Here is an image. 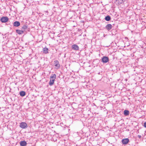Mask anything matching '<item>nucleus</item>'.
Returning a JSON list of instances; mask_svg holds the SVG:
<instances>
[{"instance_id":"9d476101","label":"nucleus","mask_w":146,"mask_h":146,"mask_svg":"<svg viewBox=\"0 0 146 146\" xmlns=\"http://www.w3.org/2000/svg\"><path fill=\"white\" fill-rule=\"evenodd\" d=\"M20 144L21 146H25L27 145V143L25 141H21L20 142Z\"/></svg>"},{"instance_id":"4468645a","label":"nucleus","mask_w":146,"mask_h":146,"mask_svg":"<svg viewBox=\"0 0 146 146\" xmlns=\"http://www.w3.org/2000/svg\"><path fill=\"white\" fill-rule=\"evenodd\" d=\"M20 95L21 96H24L25 95L26 92L24 91H21L20 92Z\"/></svg>"},{"instance_id":"aec40b11","label":"nucleus","mask_w":146,"mask_h":146,"mask_svg":"<svg viewBox=\"0 0 146 146\" xmlns=\"http://www.w3.org/2000/svg\"><path fill=\"white\" fill-rule=\"evenodd\" d=\"M138 137H141V135H138Z\"/></svg>"},{"instance_id":"6e6552de","label":"nucleus","mask_w":146,"mask_h":146,"mask_svg":"<svg viewBox=\"0 0 146 146\" xmlns=\"http://www.w3.org/2000/svg\"><path fill=\"white\" fill-rule=\"evenodd\" d=\"M72 48L74 50H79V46L76 44H74L72 46Z\"/></svg>"},{"instance_id":"6ab92c4d","label":"nucleus","mask_w":146,"mask_h":146,"mask_svg":"<svg viewBox=\"0 0 146 146\" xmlns=\"http://www.w3.org/2000/svg\"><path fill=\"white\" fill-rule=\"evenodd\" d=\"M143 126L144 127L146 128V122H145L144 123Z\"/></svg>"},{"instance_id":"a211bd4d","label":"nucleus","mask_w":146,"mask_h":146,"mask_svg":"<svg viewBox=\"0 0 146 146\" xmlns=\"http://www.w3.org/2000/svg\"><path fill=\"white\" fill-rule=\"evenodd\" d=\"M44 12L45 13V14L46 15H48V12L47 11H45Z\"/></svg>"},{"instance_id":"20e7f679","label":"nucleus","mask_w":146,"mask_h":146,"mask_svg":"<svg viewBox=\"0 0 146 146\" xmlns=\"http://www.w3.org/2000/svg\"><path fill=\"white\" fill-rule=\"evenodd\" d=\"M102 62L104 63H106L109 61V59L108 57L104 56L102 58Z\"/></svg>"},{"instance_id":"39448f33","label":"nucleus","mask_w":146,"mask_h":146,"mask_svg":"<svg viewBox=\"0 0 146 146\" xmlns=\"http://www.w3.org/2000/svg\"><path fill=\"white\" fill-rule=\"evenodd\" d=\"M9 20L8 18L7 17H3L0 19L2 23H6Z\"/></svg>"},{"instance_id":"423d86ee","label":"nucleus","mask_w":146,"mask_h":146,"mask_svg":"<svg viewBox=\"0 0 146 146\" xmlns=\"http://www.w3.org/2000/svg\"><path fill=\"white\" fill-rule=\"evenodd\" d=\"M112 25L111 24H108L105 27V28L108 31L110 30L112 28Z\"/></svg>"},{"instance_id":"7ed1b4c3","label":"nucleus","mask_w":146,"mask_h":146,"mask_svg":"<svg viewBox=\"0 0 146 146\" xmlns=\"http://www.w3.org/2000/svg\"><path fill=\"white\" fill-rule=\"evenodd\" d=\"M20 127L23 129L26 128L28 126L27 124L24 122H22L20 123Z\"/></svg>"},{"instance_id":"9b49d317","label":"nucleus","mask_w":146,"mask_h":146,"mask_svg":"<svg viewBox=\"0 0 146 146\" xmlns=\"http://www.w3.org/2000/svg\"><path fill=\"white\" fill-rule=\"evenodd\" d=\"M42 50L43 52L45 54H47L48 53V49L46 47L43 48Z\"/></svg>"},{"instance_id":"0eeeda50","label":"nucleus","mask_w":146,"mask_h":146,"mask_svg":"<svg viewBox=\"0 0 146 146\" xmlns=\"http://www.w3.org/2000/svg\"><path fill=\"white\" fill-rule=\"evenodd\" d=\"M121 141L123 144H126L129 142V140L128 138L124 139H122Z\"/></svg>"},{"instance_id":"f8f14e48","label":"nucleus","mask_w":146,"mask_h":146,"mask_svg":"<svg viewBox=\"0 0 146 146\" xmlns=\"http://www.w3.org/2000/svg\"><path fill=\"white\" fill-rule=\"evenodd\" d=\"M125 0H116V1L117 3L120 5L121 4H123Z\"/></svg>"},{"instance_id":"ddd939ff","label":"nucleus","mask_w":146,"mask_h":146,"mask_svg":"<svg viewBox=\"0 0 146 146\" xmlns=\"http://www.w3.org/2000/svg\"><path fill=\"white\" fill-rule=\"evenodd\" d=\"M16 32L19 35H21L24 33V31L19 29H17L16 30Z\"/></svg>"},{"instance_id":"f3484780","label":"nucleus","mask_w":146,"mask_h":146,"mask_svg":"<svg viewBox=\"0 0 146 146\" xmlns=\"http://www.w3.org/2000/svg\"><path fill=\"white\" fill-rule=\"evenodd\" d=\"M28 27L26 25H24L22 27V29L24 30H26L27 28Z\"/></svg>"},{"instance_id":"f03ea898","label":"nucleus","mask_w":146,"mask_h":146,"mask_svg":"<svg viewBox=\"0 0 146 146\" xmlns=\"http://www.w3.org/2000/svg\"><path fill=\"white\" fill-rule=\"evenodd\" d=\"M54 65L55 66V68L56 69H58L60 68V66L58 60H55L54 61Z\"/></svg>"},{"instance_id":"f257e3e1","label":"nucleus","mask_w":146,"mask_h":146,"mask_svg":"<svg viewBox=\"0 0 146 146\" xmlns=\"http://www.w3.org/2000/svg\"><path fill=\"white\" fill-rule=\"evenodd\" d=\"M56 74H52L50 77V81L49 84L50 86H52L54 83L55 80L56 78Z\"/></svg>"},{"instance_id":"2eb2a0df","label":"nucleus","mask_w":146,"mask_h":146,"mask_svg":"<svg viewBox=\"0 0 146 146\" xmlns=\"http://www.w3.org/2000/svg\"><path fill=\"white\" fill-rule=\"evenodd\" d=\"M129 114V111L128 110H125L124 111V114L125 116H127Z\"/></svg>"},{"instance_id":"1a4fd4ad","label":"nucleus","mask_w":146,"mask_h":146,"mask_svg":"<svg viewBox=\"0 0 146 146\" xmlns=\"http://www.w3.org/2000/svg\"><path fill=\"white\" fill-rule=\"evenodd\" d=\"M13 26L15 27H18L20 25V23L19 21H16L13 23Z\"/></svg>"},{"instance_id":"dca6fc26","label":"nucleus","mask_w":146,"mask_h":146,"mask_svg":"<svg viewBox=\"0 0 146 146\" xmlns=\"http://www.w3.org/2000/svg\"><path fill=\"white\" fill-rule=\"evenodd\" d=\"M105 19L106 21H109L110 20L111 17L110 16L108 15L105 17Z\"/></svg>"}]
</instances>
